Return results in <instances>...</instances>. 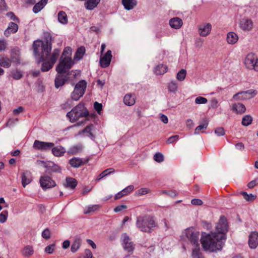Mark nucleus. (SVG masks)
I'll use <instances>...</instances> for the list:
<instances>
[{
	"label": "nucleus",
	"mask_w": 258,
	"mask_h": 258,
	"mask_svg": "<svg viewBox=\"0 0 258 258\" xmlns=\"http://www.w3.org/2000/svg\"><path fill=\"white\" fill-rule=\"evenodd\" d=\"M45 38V42L37 40L33 44L34 54L38 63L43 61L41 68L42 72L48 71L52 68L60 53L59 49H54L52 53H50L52 48L51 36L47 34Z\"/></svg>",
	"instance_id": "obj_1"
},
{
	"label": "nucleus",
	"mask_w": 258,
	"mask_h": 258,
	"mask_svg": "<svg viewBox=\"0 0 258 258\" xmlns=\"http://www.w3.org/2000/svg\"><path fill=\"white\" fill-rule=\"evenodd\" d=\"M228 231L226 218L221 216L216 226V231L203 236L201 243L205 250L211 252L221 250L223 246V240L226 239L225 234Z\"/></svg>",
	"instance_id": "obj_2"
},
{
	"label": "nucleus",
	"mask_w": 258,
	"mask_h": 258,
	"mask_svg": "<svg viewBox=\"0 0 258 258\" xmlns=\"http://www.w3.org/2000/svg\"><path fill=\"white\" fill-rule=\"evenodd\" d=\"M136 224L139 230L148 233H151L158 226L154 217L150 215L137 217Z\"/></svg>",
	"instance_id": "obj_3"
},
{
	"label": "nucleus",
	"mask_w": 258,
	"mask_h": 258,
	"mask_svg": "<svg viewBox=\"0 0 258 258\" xmlns=\"http://www.w3.org/2000/svg\"><path fill=\"white\" fill-rule=\"evenodd\" d=\"M88 115L89 112L85 107L84 104L80 102L70 111L68 112L67 116L70 118L71 122H75L80 118H82L81 123H77L78 124L80 125L82 123L86 122L87 120L85 117L88 116Z\"/></svg>",
	"instance_id": "obj_4"
},
{
	"label": "nucleus",
	"mask_w": 258,
	"mask_h": 258,
	"mask_svg": "<svg viewBox=\"0 0 258 258\" xmlns=\"http://www.w3.org/2000/svg\"><path fill=\"white\" fill-rule=\"evenodd\" d=\"M74 62L71 57L65 56L61 59L56 67V71L58 73L63 74L67 72L74 65Z\"/></svg>",
	"instance_id": "obj_5"
},
{
	"label": "nucleus",
	"mask_w": 258,
	"mask_h": 258,
	"mask_svg": "<svg viewBox=\"0 0 258 258\" xmlns=\"http://www.w3.org/2000/svg\"><path fill=\"white\" fill-rule=\"evenodd\" d=\"M181 237L184 241H189L196 246L199 245L198 244L199 234L192 228L185 229L182 232Z\"/></svg>",
	"instance_id": "obj_6"
},
{
	"label": "nucleus",
	"mask_w": 258,
	"mask_h": 258,
	"mask_svg": "<svg viewBox=\"0 0 258 258\" xmlns=\"http://www.w3.org/2000/svg\"><path fill=\"white\" fill-rule=\"evenodd\" d=\"M87 87V83L84 80L79 81L75 86L73 92L71 94L73 100L77 101L83 96Z\"/></svg>",
	"instance_id": "obj_7"
},
{
	"label": "nucleus",
	"mask_w": 258,
	"mask_h": 258,
	"mask_svg": "<svg viewBox=\"0 0 258 258\" xmlns=\"http://www.w3.org/2000/svg\"><path fill=\"white\" fill-rule=\"evenodd\" d=\"M244 63L247 69L258 72V57L254 54H247L245 57Z\"/></svg>",
	"instance_id": "obj_8"
},
{
	"label": "nucleus",
	"mask_w": 258,
	"mask_h": 258,
	"mask_svg": "<svg viewBox=\"0 0 258 258\" xmlns=\"http://www.w3.org/2000/svg\"><path fill=\"white\" fill-rule=\"evenodd\" d=\"M256 95L255 90L250 89L245 91H241L234 94L232 99L234 101H242L250 99Z\"/></svg>",
	"instance_id": "obj_9"
},
{
	"label": "nucleus",
	"mask_w": 258,
	"mask_h": 258,
	"mask_svg": "<svg viewBox=\"0 0 258 258\" xmlns=\"http://www.w3.org/2000/svg\"><path fill=\"white\" fill-rule=\"evenodd\" d=\"M40 186L43 190L51 188L56 186V183L48 175L41 176L39 179Z\"/></svg>",
	"instance_id": "obj_10"
},
{
	"label": "nucleus",
	"mask_w": 258,
	"mask_h": 258,
	"mask_svg": "<svg viewBox=\"0 0 258 258\" xmlns=\"http://www.w3.org/2000/svg\"><path fill=\"white\" fill-rule=\"evenodd\" d=\"M54 146V144L52 143L41 142L38 140H35L33 144V147L35 149L41 151L49 150L53 147Z\"/></svg>",
	"instance_id": "obj_11"
},
{
	"label": "nucleus",
	"mask_w": 258,
	"mask_h": 258,
	"mask_svg": "<svg viewBox=\"0 0 258 258\" xmlns=\"http://www.w3.org/2000/svg\"><path fill=\"white\" fill-rule=\"evenodd\" d=\"M253 27V23L250 19L244 18L240 21L239 27L244 31H249L252 29Z\"/></svg>",
	"instance_id": "obj_12"
},
{
	"label": "nucleus",
	"mask_w": 258,
	"mask_h": 258,
	"mask_svg": "<svg viewBox=\"0 0 258 258\" xmlns=\"http://www.w3.org/2000/svg\"><path fill=\"white\" fill-rule=\"evenodd\" d=\"M121 238L123 248L128 252L132 251L134 249V246L129 236L126 234L124 233L122 235Z\"/></svg>",
	"instance_id": "obj_13"
},
{
	"label": "nucleus",
	"mask_w": 258,
	"mask_h": 258,
	"mask_svg": "<svg viewBox=\"0 0 258 258\" xmlns=\"http://www.w3.org/2000/svg\"><path fill=\"white\" fill-rule=\"evenodd\" d=\"M38 164L42 165L45 168H47L48 171H52L54 172L59 173L61 171V168L57 164H55L53 162H49L48 163H45L42 161H38Z\"/></svg>",
	"instance_id": "obj_14"
},
{
	"label": "nucleus",
	"mask_w": 258,
	"mask_h": 258,
	"mask_svg": "<svg viewBox=\"0 0 258 258\" xmlns=\"http://www.w3.org/2000/svg\"><path fill=\"white\" fill-rule=\"evenodd\" d=\"M211 30L212 25L208 23L200 25L199 27L198 32L201 36L206 37L210 33Z\"/></svg>",
	"instance_id": "obj_15"
},
{
	"label": "nucleus",
	"mask_w": 258,
	"mask_h": 258,
	"mask_svg": "<svg viewBox=\"0 0 258 258\" xmlns=\"http://www.w3.org/2000/svg\"><path fill=\"white\" fill-rule=\"evenodd\" d=\"M111 58V51L108 50L105 55L101 57L100 59V63L101 67L104 68L107 67L110 64Z\"/></svg>",
	"instance_id": "obj_16"
},
{
	"label": "nucleus",
	"mask_w": 258,
	"mask_h": 258,
	"mask_svg": "<svg viewBox=\"0 0 258 258\" xmlns=\"http://www.w3.org/2000/svg\"><path fill=\"white\" fill-rule=\"evenodd\" d=\"M248 244L250 248H255L258 245V233L251 232L249 236Z\"/></svg>",
	"instance_id": "obj_17"
},
{
	"label": "nucleus",
	"mask_w": 258,
	"mask_h": 258,
	"mask_svg": "<svg viewBox=\"0 0 258 258\" xmlns=\"http://www.w3.org/2000/svg\"><path fill=\"white\" fill-rule=\"evenodd\" d=\"M21 177L22 184L24 187L32 180L31 173L29 171L24 172L22 174Z\"/></svg>",
	"instance_id": "obj_18"
},
{
	"label": "nucleus",
	"mask_w": 258,
	"mask_h": 258,
	"mask_svg": "<svg viewBox=\"0 0 258 258\" xmlns=\"http://www.w3.org/2000/svg\"><path fill=\"white\" fill-rule=\"evenodd\" d=\"M18 25L14 22H11L9 23L8 27L5 30L4 34L6 36L8 37L11 33H15L18 30Z\"/></svg>",
	"instance_id": "obj_19"
},
{
	"label": "nucleus",
	"mask_w": 258,
	"mask_h": 258,
	"mask_svg": "<svg viewBox=\"0 0 258 258\" xmlns=\"http://www.w3.org/2000/svg\"><path fill=\"white\" fill-rule=\"evenodd\" d=\"M230 107L233 112L239 114L243 113L246 110L245 106L243 104L239 103H233L231 105Z\"/></svg>",
	"instance_id": "obj_20"
},
{
	"label": "nucleus",
	"mask_w": 258,
	"mask_h": 258,
	"mask_svg": "<svg viewBox=\"0 0 258 258\" xmlns=\"http://www.w3.org/2000/svg\"><path fill=\"white\" fill-rule=\"evenodd\" d=\"M182 20L178 17L172 18L169 21V25L172 28L178 29H179L182 25Z\"/></svg>",
	"instance_id": "obj_21"
},
{
	"label": "nucleus",
	"mask_w": 258,
	"mask_h": 258,
	"mask_svg": "<svg viewBox=\"0 0 258 258\" xmlns=\"http://www.w3.org/2000/svg\"><path fill=\"white\" fill-rule=\"evenodd\" d=\"M67 80V77L64 76L62 74H59L57 73L55 79V86L56 88H58L62 86L65 81Z\"/></svg>",
	"instance_id": "obj_22"
},
{
	"label": "nucleus",
	"mask_w": 258,
	"mask_h": 258,
	"mask_svg": "<svg viewBox=\"0 0 258 258\" xmlns=\"http://www.w3.org/2000/svg\"><path fill=\"white\" fill-rule=\"evenodd\" d=\"M77 181L74 178L67 177L66 179V182L63 185L66 188H70L74 189L77 185Z\"/></svg>",
	"instance_id": "obj_23"
},
{
	"label": "nucleus",
	"mask_w": 258,
	"mask_h": 258,
	"mask_svg": "<svg viewBox=\"0 0 258 258\" xmlns=\"http://www.w3.org/2000/svg\"><path fill=\"white\" fill-rule=\"evenodd\" d=\"M122 4L127 10H132L137 5L136 0H122Z\"/></svg>",
	"instance_id": "obj_24"
},
{
	"label": "nucleus",
	"mask_w": 258,
	"mask_h": 258,
	"mask_svg": "<svg viewBox=\"0 0 258 258\" xmlns=\"http://www.w3.org/2000/svg\"><path fill=\"white\" fill-rule=\"evenodd\" d=\"M238 39L237 35L233 32H229L227 35V42L230 44L236 43Z\"/></svg>",
	"instance_id": "obj_25"
},
{
	"label": "nucleus",
	"mask_w": 258,
	"mask_h": 258,
	"mask_svg": "<svg viewBox=\"0 0 258 258\" xmlns=\"http://www.w3.org/2000/svg\"><path fill=\"white\" fill-rule=\"evenodd\" d=\"M81 243H82V239H81V238L79 237H76L75 238V239L71 245V249L72 252H76L80 247Z\"/></svg>",
	"instance_id": "obj_26"
},
{
	"label": "nucleus",
	"mask_w": 258,
	"mask_h": 258,
	"mask_svg": "<svg viewBox=\"0 0 258 258\" xmlns=\"http://www.w3.org/2000/svg\"><path fill=\"white\" fill-rule=\"evenodd\" d=\"M69 163L72 167L78 168L83 164V162L80 158L74 157L70 160Z\"/></svg>",
	"instance_id": "obj_27"
},
{
	"label": "nucleus",
	"mask_w": 258,
	"mask_h": 258,
	"mask_svg": "<svg viewBox=\"0 0 258 258\" xmlns=\"http://www.w3.org/2000/svg\"><path fill=\"white\" fill-rule=\"evenodd\" d=\"M46 4V0H41L35 4L33 8V12L35 14L38 13L45 7Z\"/></svg>",
	"instance_id": "obj_28"
},
{
	"label": "nucleus",
	"mask_w": 258,
	"mask_h": 258,
	"mask_svg": "<svg viewBox=\"0 0 258 258\" xmlns=\"http://www.w3.org/2000/svg\"><path fill=\"white\" fill-rule=\"evenodd\" d=\"M21 252L22 254L25 257L30 256L34 253L33 247L31 245H27L23 248Z\"/></svg>",
	"instance_id": "obj_29"
},
{
	"label": "nucleus",
	"mask_w": 258,
	"mask_h": 258,
	"mask_svg": "<svg viewBox=\"0 0 258 258\" xmlns=\"http://www.w3.org/2000/svg\"><path fill=\"white\" fill-rule=\"evenodd\" d=\"M100 0H88L85 3V8L87 10H92L99 3Z\"/></svg>",
	"instance_id": "obj_30"
},
{
	"label": "nucleus",
	"mask_w": 258,
	"mask_h": 258,
	"mask_svg": "<svg viewBox=\"0 0 258 258\" xmlns=\"http://www.w3.org/2000/svg\"><path fill=\"white\" fill-rule=\"evenodd\" d=\"M65 149L61 146H57L52 148V152L55 156H62L65 153Z\"/></svg>",
	"instance_id": "obj_31"
},
{
	"label": "nucleus",
	"mask_w": 258,
	"mask_h": 258,
	"mask_svg": "<svg viewBox=\"0 0 258 258\" xmlns=\"http://www.w3.org/2000/svg\"><path fill=\"white\" fill-rule=\"evenodd\" d=\"M85 52V48L84 47L82 46L79 47L74 56V60L77 61L80 60L83 57Z\"/></svg>",
	"instance_id": "obj_32"
},
{
	"label": "nucleus",
	"mask_w": 258,
	"mask_h": 258,
	"mask_svg": "<svg viewBox=\"0 0 258 258\" xmlns=\"http://www.w3.org/2000/svg\"><path fill=\"white\" fill-rule=\"evenodd\" d=\"M124 102L126 105H133L135 103V97L131 94H126L124 97Z\"/></svg>",
	"instance_id": "obj_33"
},
{
	"label": "nucleus",
	"mask_w": 258,
	"mask_h": 258,
	"mask_svg": "<svg viewBox=\"0 0 258 258\" xmlns=\"http://www.w3.org/2000/svg\"><path fill=\"white\" fill-rule=\"evenodd\" d=\"M167 67L166 66L161 64L155 68L154 72L156 75H162L167 72Z\"/></svg>",
	"instance_id": "obj_34"
},
{
	"label": "nucleus",
	"mask_w": 258,
	"mask_h": 258,
	"mask_svg": "<svg viewBox=\"0 0 258 258\" xmlns=\"http://www.w3.org/2000/svg\"><path fill=\"white\" fill-rule=\"evenodd\" d=\"M58 20L59 23L62 24H66L68 23V17L66 13L63 11H60L57 15Z\"/></svg>",
	"instance_id": "obj_35"
},
{
	"label": "nucleus",
	"mask_w": 258,
	"mask_h": 258,
	"mask_svg": "<svg viewBox=\"0 0 258 258\" xmlns=\"http://www.w3.org/2000/svg\"><path fill=\"white\" fill-rule=\"evenodd\" d=\"M100 208L99 205H94L92 206H89L86 207L84 210V213L85 214H89L91 212H93L99 209Z\"/></svg>",
	"instance_id": "obj_36"
},
{
	"label": "nucleus",
	"mask_w": 258,
	"mask_h": 258,
	"mask_svg": "<svg viewBox=\"0 0 258 258\" xmlns=\"http://www.w3.org/2000/svg\"><path fill=\"white\" fill-rule=\"evenodd\" d=\"M178 88V85L175 81H171L168 85V91L173 93H176Z\"/></svg>",
	"instance_id": "obj_37"
},
{
	"label": "nucleus",
	"mask_w": 258,
	"mask_h": 258,
	"mask_svg": "<svg viewBox=\"0 0 258 258\" xmlns=\"http://www.w3.org/2000/svg\"><path fill=\"white\" fill-rule=\"evenodd\" d=\"M207 134H210L212 136L219 137L224 136L225 134L224 130H209L208 132H205Z\"/></svg>",
	"instance_id": "obj_38"
},
{
	"label": "nucleus",
	"mask_w": 258,
	"mask_h": 258,
	"mask_svg": "<svg viewBox=\"0 0 258 258\" xmlns=\"http://www.w3.org/2000/svg\"><path fill=\"white\" fill-rule=\"evenodd\" d=\"M252 121V117L249 115H246L243 117L242 120V124L244 126H247L251 123Z\"/></svg>",
	"instance_id": "obj_39"
},
{
	"label": "nucleus",
	"mask_w": 258,
	"mask_h": 258,
	"mask_svg": "<svg viewBox=\"0 0 258 258\" xmlns=\"http://www.w3.org/2000/svg\"><path fill=\"white\" fill-rule=\"evenodd\" d=\"M82 149V147L81 145H77L71 148L68 151V153L72 154H75L77 153L81 152Z\"/></svg>",
	"instance_id": "obj_40"
},
{
	"label": "nucleus",
	"mask_w": 258,
	"mask_h": 258,
	"mask_svg": "<svg viewBox=\"0 0 258 258\" xmlns=\"http://www.w3.org/2000/svg\"><path fill=\"white\" fill-rule=\"evenodd\" d=\"M11 64V61L7 58H2L0 60V66L5 68H9Z\"/></svg>",
	"instance_id": "obj_41"
},
{
	"label": "nucleus",
	"mask_w": 258,
	"mask_h": 258,
	"mask_svg": "<svg viewBox=\"0 0 258 258\" xmlns=\"http://www.w3.org/2000/svg\"><path fill=\"white\" fill-rule=\"evenodd\" d=\"M186 74V70L182 69L177 74L176 79L179 81H183L185 79Z\"/></svg>",
	"instance_id": "obj_42"
},
{
	"label": "nucleus",
	"mask_w": 258,
	"mask_h": 258,
	"mask_svg": "<svg viewBox=\"0 0 258 258\" xmlns=\"http://www.w3.org/2000/svg\"><path fill=\"white\" fill-rule=\"evenodd\" d=\"M242 195L244 199L247 201H253L256 198V195H252V194H247L246 192H242Z\"/></svg>",
	"instance_id": "obj_43"
},
{
	"label": "nucleus",
	"mask_w": 258,
	"mask_h": 258,
	"mask_svg": "<svg viewBox=\"0 0 258 258\" xmlns=\"http://www.w3.org/2000/svg\"><path fill=\"white\" fill-rule=\"evenodd\" d=\"M18 123V120L17 119H10L7 122V127L9 128L16 127Z\"/></svg>",
	"instance_id": "obj_44"
},
{
	"label": "nucleus",
	"mask_w": 258,
	"mask_h": 258,
	"mask_svg": "<svg viewBox=\"0 0 258 258\" xmlns=\"http://www.w3.org/2000/svg\"><path fill=\"white\" fill-rule=\"evenodd\" d=\"M208 123L209 120L208 119H203L201 121L200 124L199 126H198L195 129H206L208 127Z\"/></svg>",
	"instance_id": "obj_45"
},
{
	"label": "nucleus",
	"mask_w": 258,
	"mask_h": 258,
	"mask_svg": "<svg viewBox=\"0 0 258 258\" xmlns=\"http://www.w3.org/2000/svg\"><path fill=\"white\" fill-rule=\"evenodd\" d=\"M199 245L197 246L195 249L192 250V258H202L201 253L199 252Z\"/></svg>",
	"instance_id": "obj_46"
},
{
	"label": "nucleus",
	"mask_w": 258,
	"mask_h": 258,
	"mask_svg": "<svg viewBox=\"0 0 258 258\" xmlns=\"http://www.w3.org/2000/svg\"><path fill=\"white\" fill-rule=\"evenodd\" d=\"M79 134L84 137H89L91 139H93L94 137L93 134L90 132V130H82L79 133Z\"/></svg>",
	"instance_id": "obj_47"
},
{
	"label": "nucleus",
	"mask_w": 258,
	"mask_h": 258,
	"mask_svg": "<svg viewBox=\"0 0 258 258\" xmlns=\"http://www.w3.org/2000/svg\"><path fill=\"white\" fill-rule=\"evenodd\" d=\"M154 159L157 162H161L164 161V156L161 153H156L154 155Z\"/></svg>",
	"instance_id": "obj_48"
},
{
	"label": "nucleus",
	"mask_w": 258,
	"mask_h": 258,
	"mask_svg": "<svg viewBox=\"0 0 258 258\" xmlns=\"http://www.w3.org/2000/svg\"><path fill=\"white\" fill-rule=\"evenodd\" d=\"M8 216V212L7 210L3 211L0 214V222L4 223L7 219Z\"/></svg>",
	"instance_id": "obj_49"
},
{
	"label": "nucleus",
	"mask_w": 258,
	"mask_h": 258,
	"mask_svg": "<svg viewBox=\"0 0 258 258\" xmlns=\"http://www.w3.org/2000/svg\"><path fill=\"white\" fill-rule=\"evenodd\" d=\"M208 102V100L203 97H198L195 99V103L197 104H206Z\"/></svg>",
	"instance_id": "obj_50"
},
{
	"label": "nucleus",
	"mask_w": 258,
	"mask_h": 258,
	"mask_svg": "<svg viewBox=\"0 0 258 258\" xmlns=\"http://www.w3.org/2000/svg\"><path fill=\"white\" fill-rule=\"evenodd\" d=\"M13 78L16 80H19L22 77V74L20 71L16 70L12 73Z\"/></svg>",
	"instance_id": "obj_51"
},
{
	"label": "nucleus",
	"mask_w": 258,
	"mask_h": 258,
	"mask_svg": "<svg viewBox=\"0 0 258 258\" xmlns=\"http://www.w3.org/2000/svg\"><path fill=\"white\" fill-rule=\"evenodd\" d=\"M134 186L133 185H130L122 189V191L124 196H126L131 192L134 190Z\"/></svg>",
	"instance_id": "obj_52"
},
{
	"label": "nucleus",
	"mask_w": 258,
	"mask_h": 258,
	"mask_svg": "<svg viewBox=\"0 0 258 258\" xmlns=\"http://www.w3.org/2000/svg\"><path fill=\"white\" fill-rule=\"evenodd\" d=\"M150 190L147 188H142L137 191L138 196L146 195L149 192Z\"/></svg>",
	"instance_id": "obj_53"
},
{
	"label": "nucleus",
	"mask_w": 258,
	"mask_h": 258,
	"mask_svg": "<svg viewBox=\"0 0 258 258\" xmlns=\"http://www.w3.org/2000/svg\"><path fill=\"white\" fill-rule=\"evenodd\" d=\"M72 53V49L71 47H66L62 52V56L70 57Z\"/></svg>",
	"instance_id": "obj_54"
},
{
	"label": "nucleus",
	"mask_w": 258,
	"mask_h": 258,
	"mask_svg": "<svg viewBox=\"0 0 258 258\" xmlns=\"http://www.w3.org/2000/svg\"><path fill=\"white\" fill-rule=\"evenodd\" d=\"M72 105V101L71 100H68L65 103L61 104V108L63 109H67L70 108Z\"/></svg>",
	"instance_id": "obj_55"
},
{
	"label": "nucleus",
	"mask_w": 258,
	"mask_h": 258,
	"mask_svg": "<svg viewBox=\"0 0 258 258\" xmlns=\"http://www.w3.org/2000/svg\"><path fill=\"white\" fill-rule=\"evenodd\" d=\"M54 246L55 245L54 244H52L46 246L45 248V251L49 254L52 253L54 251Z\"/></svg>",
	"instance_id": "obj_56"
},
{
	"label": "nucleus",
	"mask_w": 258,
	"mask_h": 258,
	"mask_svg": "<svg viewBox=\"0 0 258 258\" xmlns=\"http://www.w3.org/2000/svg\"><path fill=\"white\" fill-rule=\"evenodd\" d=\"M179 136L178 135H174L169 138L167 141V144H171L178 139Z\"/></svg>",
	"instance_id": "obj_57"
},
{
	"label": "nucleus",
	"mask_w": 258,
	"mask_h": 258,
	"mask_svg": "<svg viewBox=\"0 0 258 258\" xmlns=\"http://www.w3.org/2000/svg\"><path fill=\"white\" fill-rule=\"evenodd\" d=\"M94 109L97 111V112L98 113H100V112L102 110V105L101 103L95 102L94 103Z\"/></svg>",
	"instance_id": "obj_58"
},
{
	"label": "nucleus",
	"mask_w": 258,
	"mask_h": 258,
	"mask_svg": "<svg viewBox=\"0 0 258 258\" xmlns=\"http://www.w3.org/2000/svg\"><path fill=\"white\" fill-rule=\"evenodd\" d=\"M7 16L16 22H19V19L16 17L13 13L9 12L7 14Z\"/></svg>",
	"instance_id": "obj_59"
},
{
	"label": "nucleus",
	"mask_w": 258,
	"mask_h": 258,
	"mask_svg": "<svg viewBox=\"0 0 258 258\" xmlns=\"http://www.w3.org/2000/svg\"><path fill=\"white\" fill-rule=\"evenodd\" d=\"M42 236L44 238L48 239L50 236V233L48 229H45L42 233Z\"/></svg>",
	"instance_id": "obj_60"
},
{
	"label": "nucleus",
	"mask_w": 258,
	"mask_h": 258,
	"mask_svg": "<svg viewBox=\"0 0 258 258\" xmlns=\"http://www.w3.org/2000/svg\"><path fill=\"white\" fill-rule=\"evenodd\" d=\"M191 203L193 205L201 206L203 204V201L199 199H195L191 201Z\"/></svg>",
	"instance_id": "obj_61"
},
{
	"label": "nucleus",
	"mask_w": 258,
	"mask_h": 258,
	"mask_svg": "<svg viewBox=\"0 0 258 258\" xmlns=\"http://www.w3.org/2000/svg\"><path fill=\"white\" fill-rule=\"evenodd\" d=\"M7 46V43L5 40H0V51H4L6 49Z\"/></svg>",
	"instance_id": "obj_62"
},
{
	"label": "nucleus",
	"mask_w": 258,
	"mask_h": 258,
	"mask_svg": "<svg viewBox=\"0 0 258 258\" xmlns=\"http://www.w3.org/2000/svg\"><path fill=\"white\" fill-rule=\"evenodd\" d=\"M203 40L200 38L197 39L195 42V46L197 47L201 48L203 46Z\"/></svg>",
	"instance_id": "obj_63"
},
{
	"label": "nucleus",
	"mask_w": 258,
	"mask_h": 258,
	"mask_svg": "<svg viewBox=\"0 0 258 258\" xmlns=\"http://www.w3.org/2000/svg\"><path fill=\"white\" fill-rule=\"evenodd\" d=\"M126 208V206L124 205H119L115 207L114 209V211L115 212H119L121 211L122 210L125 209Z\"/></svg>",
	"instance_id": "obj_64"
}]
</instances>
